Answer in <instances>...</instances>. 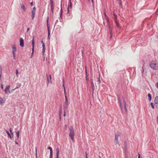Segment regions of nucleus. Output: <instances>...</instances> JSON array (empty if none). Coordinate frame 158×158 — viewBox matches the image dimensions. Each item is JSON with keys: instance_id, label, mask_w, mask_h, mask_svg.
Instances as JSON below:
<instances>
[{"instance_id": "obj_35", "label": "nucleus", "mask_w": 158, "mask_h": 158, "mask_svg": "<svg viewBox=\"0 0 158 158\" xmlns=\"http://www.w3.org/2000/svg\"><path fill=\"white\" fill-rule=\"evenodd\" d=\"M114 19H115V20H116L117 19V16L116 14H115L114 13Z\"/></svg>"}, {"instance_id": "obj_16", "label": "nucleus", "mask_w": 158, "mask_h": 158, "mask_svg": "<svg viewBox=\"0 0 158 158\" xmlns=\"http://www.w3.org/2000/svg\"><path fill=\"white\" fill-rule=\"evenodd\" d=\"M65 105L66 106H67L69 104V103H68V98L67 97V96H65Z\"/></svg>"}, {"instance_id": "obj_1", "label": "nucleus", "mask_w": 158, "mask_h": 158, "mask_svg": "<svg viewBox=\"0 0 158 158\" xmlns=\"http://www.w3.org/2000/svg\"><path fill=\"white\" fill-rule=\"evenodd\" d=\"M150 66L152 69L154 70L158 69V65L156 64V60H153L151 61Z\"/></svg>"}, {"instance_id": "obj_6", "label": "nucleus", "mask_w": 158, "mask_h": 158, "mask_svg": "<svg viewBox=\"0 0 158 158\" xmlns=\"http://www.w3.org/2000/svg\"><path fill=\"white\" fill-rule=\"evenodd\" d=\"M32 53L31 54V55L33 56V54L34 52V45H35V40H34V36H33L32 39Z\"/></svg>"}, {"instance_id": "obj_41", "label": "nucleus", "mask_w": 158, "mask_h": 158, "mask_svg": "<svg viewBox=\"0 0 158 158\" xmlns=\"http://www.w3.org/2000/svg\"><path fill=\"white\" fill-rule=\"evenodd\" d=\"M106 20H107V23L108 24L109 23H110V21H109V18H108V17L106 18Z\"/></svg>"}, {"instance_id": "obj_39", "label": "nucleus", "mask_w": 158, "mask_h": 158, "mask_svg": "<svg viewBox=\"0 0 158 158\" xmlns=\"http://www.w3.org/2000/svg\"><path fill=\"white\" fill-rule=\"evenodd\" d=\"M50 2V5L51 7H52L53 6V2Z\"/></svg>"}, {"instance_id": "obj_13", "label": "nucleus", "mask_w": 158, "mask_h": 158, "mask_svg": "<svg viewBox=\"0 0 158 158\" xmlns=\"http://www.w3.org/2000/svg\"><path fill=\"white\" fill-rule=\"evenodd\" d=\"M6 132L7 133L8 135V137L10 139H12V136H11L9 132L6 130Z\"/></svg>"}, {"instance_id": "obj_42", "label": "nucleus", "mask_w": 158, "mask_h": 158, "mask_svg": "<svg viewBox=\"0 0 158 158\" xmlns=\"http://www.w3.org/2000/svg\"><path fill=\"white\" fill-rule=\"evenodd\" d=\"M64 94L65 96H67V95H66V90H65V89H64Z\"/></svg>"}, {"instance_id": "obj_25", "label": "nucleus", "mask_w": 158, "mask_h": 158, "mask_svg": "<svg viewBox=\"0 0 158 158\" xmlns=\"http://www.w3.org/2000/svg\"><path fill=\"white\" fill-rule=\"evenodd\" d=\"M91 83V85H92V90L93 92L94 90V85L93 82H92V83Z\"/></svg>"}, {"instance_id": "obj_21", "label": "nucleus", "mask_w": 158, "mask_h": 158, "mask_svg": "<svg viewBox=\"0 0 158 158\" xmlns=\"http://www.w3.org/2000/svg\"><path fill=\"white\" fill-rule=\"evenodd\" d=\"M2 73V68L1 65H0V79H1L2 78L1 74Z\"/></svg>"}, {"instance_id": "obj_51", "label": "nucleus", "mask_w": 158, "mask_h": 158, "mask_svg": "<svg viewBox=\"0 0 158 158\" xmlns=\"http://www.w3.org/2000/svg\"><path fill=\"white\" fill-rule=\"evenodd\" d=\"M58 22V20H56V21L55 23V25H56Z\"/></svg>"}, {"instance_id": "obj_12", "label": "nucleus", "mask_w": 158, "mask_h": 158, "mask_svg": "<svg viewBox=\"0 0 158 158\" xmlns=\"http://www.w3.org/2000/svg\"><path fill=\"white\" fill-rule=\"evenodd\" d=\"M123 105H124L125 111L126 112H127V109L126 108V102L124 99H123Z\"/></svg>"}, {"instance_id": "obj_30", "label": "nucleus", "mask_w": 158, "mask_h": 158, "mask_svg": "<svg viewBox=\"0 0 158 158\" xmlns=\"http://www.w3.org/2000/svg\"><path fill=\"white\" fill-rule=\"evenodd\" d=\"M109 29L110 31V33H112V29L110 26H109Z\"/></svg>"}, {"instance_id": "obj_4", "label": "nucleus", "mask_w": 158, "mask_h": 158, "mask_svg": "<svg viewBox=\"0 0 158 158\" xmlns=\"http://www.w3.org/2000/svg\"><path fill=\"white\" fill-rule=\"evenodd\" d=\"M49 17L48 16L47 19V27L48 31V37L49 39H50L49 36L50 35V31L49 29V26L48 24Z\"/></svg>"}, {"instance_id": "obj_17", "label": "nucleus", "mask_w": 158, "mask_h": 158, "mask_svg": "<svg viewBox=\"0 0 158 158\" xmlns=\"http://www.w3.org/2000/svg\"><path fill=\"white\" fill-rule=\"evenodd\" d=\"M20 5L21 6V8L23 9V11L25 12L26 11V9L24 5L23 4H20Z\"/></svg>"}, {"instance_id": "obj_37", "label": "nucleus", "mask_w": 158, "mask_h": 158, "mask_svg": "<svg viewBox=\"0 0 158 158\" xmlns=\"http://www.w3.org/2000/svg\"><path fill=\"white\" fill-rule=\"evenodd\" d=\"M151 106L152 108L154 109V106L153 105V103L152 102H151Z\"/></svg>"}, {"instance_id": "obj_46", "label": "nucleus", "mask_w": 158, "mask_h": 158, "mask_svg": "<svg viewBox=\"0 0 158 158\" xmlns=\"http://www.w3.org/2000/svg\"><path fill=\"white\" fill-rule=\"evenodd\" d=\"M110 39H111L112 38V33H110Z\"/></svg>"}, {"instance_id": "obj_9", "label": "nucleus", "mask_w": 158, "mask_h": 158, "mask_svg": "<svg viewBox=\"0 0 158 158\" xmlns=\"http://www.w3.org/2000/svg\"><path fill=\"white\" fill-rule=\"evenodd\" d=\"M10 87V85L7 86L5 88V93L6 94H8V93H10V91L9 90V88Z\"/></svg>"}, {"instance_id": "obj_49", "label": "nucleus", "mask_w": 158, "mask_h": 158, "mask_svg": "<svg viewBox=\"0 0 158 158\" xmlns=\"http://www.w3.org/2000/svg\"><path fill=\"white\" fill-rule=\"evenodd\" d=\"M156 104V107L158 109V103H155Z\"/></svg>"}, {"instance_id": "obj_28", "label": "nucleus", "mask_w": 158, "mask_h": 158, "mask_svg": "<svg viewBox=\"0 0 158 158\" xmlns=\"http://www.w3.org/2000/svg\"><path fill=\"white\" fill-rule=\"evenodd\" d=\"M115 140V142H116V143L115 144H118V145L119 146L120 145V144H119V142H118V139H117V140Z\"/></svg>"}, {"instance_id": "obj_14", "label": "nucleus", "mask_w": 158, "mask_h": 158, "mask_svg": "<svg viewBox=\"0 0 158 158\" xmlns=\"http://www.w3.org/2000/svg\"><path fill=\"white\" fill-rule=\"evenodd\" d=\"M49 78L48 77V75L47 76V81L48 83H49L50 81H51V75H49Z\"/></svg>"}, {"instance_id": "obj_60", "label": "nucleus", "mask_w": 158, "mask_h": 158, "mask_svg": "<svg viewBox=\"0 0 158 158\" xmlns=\"http://www.w3.org/2000/svg\"><path fill=\"white\" fill-rule=\"evenodd\" d=\"M90 81H91V83H92V82H93V80L91 78L90 79Z\"/></svg>"}, {"instance_id": "obj_45", "label": "nucleus", "mask_w": 158, "mask_h": 158, "mask_svg": "<svg viewBox=\"0 0 158 158\" xmlns=\"http://www.w3.org/2000/svg\"><path fill=\"white\" fill-rule=\"evenodd\" d=\"M42 46L43 47V48H45V45L44 43H43V44H42Z\"/></svg>"}, {"instance_id": "obj_18", "label": "nucleus", "mask_w": 158, "mask_h": 158, "mask_svg": "<svg viewBox=\"0 0 158 158\" xmlns=\"http://www.w3.org/2000/svg\"><path fill=\"white\" fill-rule=\"evenodd\" d=\"M48 149L50 150V155H52V148L50 147H48L47 148Z\"/></svg>"}, {"instance_id": "obj_43", "label": "nucleus", "mask_w": 158, "mask_h": 158, "mask_svg": "<svg viewBox=\"0 0 158 158\" xmlns=\"http://www.w3.org/2000/svg\"><path fill=\"white\" fill-rule=\"evenodd\" d=\"M140 38H141V39H142V41H140V42H141L142 41H143L144 40V37L143 36L142 37H140Z\"/></svg>"}, {"instance_id": "obj_29", "label": "nucleus", "mask_w": 158, "mask_h": 158, "mask_svg": "<svg viewBox=\"0 0 158 158\" xmlns=\"http://www.w3.org/2000/svg\"><path fill=\"white\" fill-rule=\"evenodd\" d=\"M19 72L18 71L17 69H16V77H18L19 75H18Z\"/></svg>"}, {"instance_id": "obj_15", "label": "nucleus", "mask_w": 158, "mask_h": 158, "mask_svg": "<svg viewBox=\"0 0 158 158\" xmlns=\"http://www.w3.org/2000/svg\"><path fill=\"white\" fill-rule=\"evenodd\" d=\"M120 136V135L118 133H117L115 135L114 140L118 139V137Z\"/></svg>"}, {"instance_id": "obj_33", "label": "nucleus", "mask_w": 158, "mask_h": 158, "mask_svg": "<svg viewBox=\"0 0 158 158\" xmlns=\"http://www.w3.org/2000/svg\"><path fill=\"white\" fill-rule=\"evenodd\" d=\"M119 5L120 6L122 7V3L121 1V0H119Z\"/></svg>"}, {"instance_id": "obj_32", "label": "nucleus", "mask_w": 158, "mask_h": 158, "mask_svg": "<svg viewBox=\"0 0 158 158\" xmlns=\"http://www.w3.org/2000/svg\"><path fill=\"white\" fill-rule=\"evenodd\" d=\"M62 86L63 87L64 89H65V87L64 85V79H63V80Z\"/></svg>"}, {"instance_id": "obj_31", "label": "nucleus", "mask_w": 158, "mask_h": 158, "mask_svg": "<svg viewBox=\"0 0 158 158\" xmlns=\"http://www.w3.org/2000/svg\"><path fill=\"white\" fill-rule=\"evenodd\" d=\"M35 13H34L33 12V13H32V19H33L35 15Z\"/></svg>"}, {"instance_id": "obj_52", "label": "nucleus", "mask_w": 158, "mask_h": 158, "mask_svg": "<svg viewBox=\"0 0 158 158\" xmlns=\"http://www.w3.org/2000/svg\"><path fill=\"white\" fill-rule=\"evenodd\" d=\"M85 71L86 75H87V69H86V68H85Z\"/></svg>"}, {"instance_id": "obj_7", "label": "nucleus", "mask_w": 158, "mask_h": 158, "mask_svg": "<svg viewBox=\"0 0 158 158\" xmlns=\"http://www.w3.org/2000/svg\"><path fill=\"white\" fill-rule=\"evenodd\" d=\"M19 42L20 46L22 47H23L24 46V40L21 37L20 39Z\"/></svg>"}, {"instance_id": "obj_48", "label": "nucleus", "mask_w": 158, "mask_h": 158, "mask_svg": "<svg viewBox=\"0 0 158 158\" xmlns=\"http://www.w3.org/2000/svg\"><path fill=\"white\" fill-rule=\"evenodd\" d=\"M1 88L2 89H3V84H1Z\"/></svg>"}, {"instance_id": "obj_40", "label": "nucleus", "mask_w": 158, "mask_h": 158, "mask_svg": "<svg viewBox=\"0 0 158 158\" xmlns=\"http://www.w3.org/2000/svg\"><path fill=\"white\" fill-rule=\"evenodd\" d=\"M51 10L52 13H53V6H52V7H51Z\"/></svg>"}, {"instance_id": "obj_64", "label": "nucleus", "mask_w": 158, "mask_h": 158, "mask_svg": "<svg viewBox=\"0 0 158 158\" xmlns=\"http://www.w3.org/2000/svg\"><path fill=\"white\" fill-rule=\"evenodd\" d=\"M156 84H157V87L158 88V82Z\"/></svg>"}, {"instance_id": "obj_24", "label": "nucleus", "mask_w": 158, "mask_h": 158, "mask_svg": "<svg viewBox=\"0 0 158 158\" xmlns=\"http://www.w3.org/2000/svg\"><path fill=\"white\" fill-rule=\"evenodd\" d=\"M155 103H158V96H156L154 100Z\"/></svg>"}, {"instance_id": "obj_62", "label": "nucleus", "mask_w": 158, "mask_h": 158, "mask_svg": "<svg viewBox=\"0 0 158 158\" xmlns=\"http://www.w3.org/2000/svg\"><path fill=\"white\" fill-rule=\"evenodd\" d=\"M15 142L16 144H18V143L16 141H15Z\"/></svg>"}, {"instance_id": "obj_3", "label": "nucleus", "mask_w": 158, "mask_h": 158, "mask_svg": "<svg viewBox=\"0 0 158 158\" xmlns=\"http://www.w3.org/2000/svg\"><path fill=\"white\" fill-rule=\"evenodd\" d=\"M124 152L125 155V158H127L128 156V152L127 151V145L126 141L124 142Z\"/></svg>"}, {"instance_id": "obj_11", "label": "nucleus", "mask_w": 158, "mask_h": 158, "mask_svg": "<svg viewBox=\"0 0 158 158\" xmlns=\"http://www.w3.org/2000/svg\"><path fill=\"white\" fill-rule=\"evenodd\" d=\"M59 149L58 148H56V158H59Z\"/></svg>"}, {"instance_id": "obj_27", "label": "nucleus", "mask_w": 158, "mask_h": 158, "mask_svg": "<svg viewBox=\"0 0 158 158\" xmlns=\"http://www.w3.org/2000/svg\"><path fill=\"white\" fill-rule=\"evenodd\" d=\"M35 9L36 8L35 6L32 9V13H33V12L34 13H35Z\"/></svg>"}, {"instance_id": "obj_56", "label": "nucleus", "mask_w": 158, "mask_h": 158, "mask_svg": "<svg viewBox=\"0 0 158 158\" xmlns=\"http://www.w3.org/2000/svg\"><path fill=\"white\" fill-rule=\"evenodd\" d=\"M85 157H86V158H88V157H87V154L86 153H86H85Z\"/></svg>"}, {"instance_id": "obj_47", "label": "nucleus", "mask_w": 158, "mask_h": 158, "mask_svg": "<svg viewBox=\"0 0 158 158\" xmlns=\"http://www.w3.org/2000/svg\"><path fill=\"white\" fill-rule=\"evenodd\" d=\"M64 128H65V130H66L67 128V125L66 124H65L64 125Z\"/></svg>"}, {"instance_id": "obj_53", "label": "nucleus", "mask_w": 158, "mask_h": 158, "mask_svg": "<svg viewBox=\"0 0 158 158\" xmlns=\"http://www.w3.org/2000/svg\"><path fill=\"white\" fill-rule=\"evenodd\" d=\"M65 115H66L65 112V111L64 110V112L63 115L64 117H65Z\"/></svg>"}, {"instance_id": "obj_58", "label": "nucleus", "mask_w": 158, "mask_h": 158, "mask_svg": "<svg viewBox=\"0 0 158 158\" xmlns=\"http://www.w3.org/2000/svg\"><path fill=\"white\" fill-rule=\"evenodd\" d=\"M30 5L31 6H33V2H31V3H30Z\"/></svg>"}, {"instance_id": "obj_61", "label": "nucleus", "mask_w": 158, "mask_h": 158, "mask_svg": "<svg viewBox=\"0 0 158 158\" xmlns=\"http://www.w3.org/2000/svg\"><path fill=\"white\" fill-rule=\"evenodd\" d=\"M86 79L87 80H88V75H86Z\"/></svg>"}, {"instance_id": "obj_2", "label": "nucleus", "mask_w": 158, "mask_h": 158, "mask_svg": "<svg viewBox=\"0 0 158 158\" xmlns=\"http://www.w3.org/2000/svg\"><path fill=\"white\" fill-rule=\"evenodd\" d=\"M70 133L69 136L71 138L72 141L74 140V131L73 128L72 127H70L69 128Z\"/></svg>"}, {"instance_id": "obj_19", "label": "nucleus", "mask_w": 158, "mask_h": 158, "mask_svg": "<svg viewBox=\"0 0 158 158\" xmlns=\"http://www.w3.org/2000/svg\"><path fill=\"white\" fill-rule=\"evenodd\" d=\"M5 102L3 101V99L0 97V104L2 105Z\"/></svg>"}, {"instance_id": "obj_38", "label": "nucleus", "mask_w": 158, "mask_h": 158, "mask_svg": "<svg viewBox=\"0 0 158 158\" xmlns=\"http://www.w3.org/2000/svg\"><path fill=\"white\" fill-rule=\"evenodd\" d=\"M37 148H35V155L36 156V158H37Z\"/></svg>"}, {"instance_id": "obj_26", "label": "nucleus", "mask_w": 158, "mask_h": 158, "mask_svg": "<svg viewBox=\"0 0 158 158\" xmlns=\"http://www.w3.org/2000/svg\"><path fill=\"white\" fill-rule=\"evenodd\" d=\"M148 97L149 101H150L152 100V95L150 94H148Z\"/></svg>"}, {"instance_id": "obj_63", "label": "nucleus", "mask_w": 158, "mask_h": 158, "mask_svg": "<svg viewBox=\"0 0 158 158\" xmlns=\"http://www.w3.org/2000/svg\"><path fill=\"white\" fill-rule=\"evenodd\" d=\"M157 118V123L158 124V115Z\"/></svg>"}, {"instance_id": "obj_10", "label": "nucleus", "mask_w": 158, "mask_h": 158, "mask_svg": "<svg viewBox=\"0 0 158 158\" xmlns=\"http://www.w3.org/2000/svg\"><path fill=\"white\" fill-rule=\"evenodd\" d=\"M60 6H61V9L60 10V18L59 19H62V12H63V10L62 9V2H61L60 4Z\"/></svg>"}, {"instance_id": "obj_5", "label": "nucleus", "mask_w": 158, "mask_h": 158, "mask_svg": "<svg viewBox=\"0 0 158 158\" xmlns=\"http://www.w3.org/2000/svg\"><path fill=\"white\" fill-rule=\"evenodd\" d=\"M12 53L14 59H15V52L16 51V48L15 45H12Z\"/></svg>"}, {"instance_id": "obj_20", "label": "nucleus", "mask_w": 158, "mask_h": 158, "mask_svg": "<svg viewBox=\"0 0 158 158\" xmlns=\"http://www.w3.org/2000/svg\"><path fill=\"white\" fill-rule=\"evenodd\" d=\"M115 23L116 24V26L118 28H120V27L119 26L118 22L117 21V20H115Z\"/></svg>"}, {"instance_id": "obj_34", "label": "nucleus", "mask_w": 158, "mask_h": 158, "mask_svg": "<svg viewBox=\"0 0 158 158\" xmlns=\"http://www.w3.org/2000/svg\"><path fill=\"white\" fill-rule=\"evenodd\" d=\"M45 48H43L42 49V53L43 54H44L45 52Z\"/></svg>"}, {"instance_id": "obj_50", "label": "nucleus", "mask_w": 158, "mask_h": 158, "mask_svg": "<svg viewBox=\"0 0 158 158\" xmlns=\"http://www.w3.org/2000/svg\"><path fill=\"white\" fill-rule=\"evenodd\" d=\"M61 108H60V112H59V115L60 116V114H61Z\"/></svg>"}, {"instance_id": "obj_8", "label": "nucleus", "mask_w": 158, "mask_h": 158, "mask_svg": "<svg viewBox=\"0 0 158 158\" xmlns=\"http://www.w3.org/2000/svg\"><path fill=\"white\" fill-rule=\"evenodd\" d=\"M117 98H118V103L119 104V106H120L121 109V110H122V103L121 102L120 97L119 95H117Z\"/></svg>"}, {"instance_id": "obj_54", "label": "nucleus", "mask_w": 158, "mask_h": 158, "mask_svg": "<svg viewBox=\"0 0 158 158\" xmlns=\"http://www.w3.org/2000/svg\"><path fill=\"white\" fill-rule=\"evenodd\" d=\"M104 15L105 16V17H106V18L108 17H107V15H106V13L105 12H104Z\"/></svg>"}, {"instance_id": "obj_23", "label": "nucleus", "mask_w": 158, "mask_h": 158, "mask_svg": "<svg viewBox=\"0 0 158 158\" xmlns=\"http://www.w3.org/2000/svg\"><path fill=\"white\" fill-rule=\"evenodd\" d=\"M16 132V135L17 138V139H19V131H17Z\"/></svg>"}, {"instance_id": "obj_55", "label": "nucleus", "mask_w": 158, "mask_h": 158, "mask_svg": "<svg viewBox=\"0 0 158 158\" xmlns=\"http://www.w3.org/2000/svg\"><path fill=\"white\" fill-rule=\"evenodd\" d=\"M142 69H143V70L142 71V74L143 75V73L144 71V69H143V67H142Z\"/></svg>"}, {"instance_id": "obj_59", "label": "nucleus", "mask_w": 158, "mask_h": 158, "mask_svg": "<svg viewBox=\"0 0 158 158\" xmlns=\"http://www.w3.org/2000/svg\"><path fill=\"white\" fill-rule=\"evenodd\" d=\"M52 155H50V158H52Z\"/></svg>"}, {"instance_id": "obj_57", "label": "nucleus", "mask_w": 158, "mask_h": 158, "mask_svg": "<svg viewBox=\"0 0 158 158\" xmlns=\"http://www.w3.org/2000/svg\"><path fill=\"white\" fill-rule=\"evenodd\" d=\"M98 81H99V83H100L101 82V81L100 80V78L99 77L98 78Z\"/></svg>"}, {"instance_id": "obj_22", "label": "nucleus", "mask_w": 158, "mask_h": 158, "mask_svg": "<svg viewBox=\"0 0 158 158\" xmlns=\"http://www.w3.org/2000/svg\"><path fill=\"white\" fill-rule=\"evenodd\" d=\"M9 131L10 133V135L12 136V138L14 136V132L12 131L11 128H10L9 129Z\"/></svg>"}, {"instance_id": "obj_36", "label": "nucleus", "mask_w": 158, "mask_h": 158, "mask_svg": "<svg viewBox=\"0 0 158 158\" xmlns=\"http://www.w3.org/2000/svg\"><path fill=\"white\" fill-rule=\"evenodd\" d=\"M69 5L68 6H69V7H70L71 8L72 7V2H69Z\"/></svg>"}, {"instance_id": "obj_44", "label": "nucleus", "mask_w": 158, "mask_h": 158, "mask_svg": "<svg viewBox=\"0 0 158 158\" xmlns=\"http://www.w3.org/2000/svg\"><path fill=\"white\" fill-rule=\"evenodd\" d=\"M67 11H68V12H67V13L68 14V13H69V6H68Z\"/></svg>"}]
</instances>
